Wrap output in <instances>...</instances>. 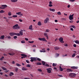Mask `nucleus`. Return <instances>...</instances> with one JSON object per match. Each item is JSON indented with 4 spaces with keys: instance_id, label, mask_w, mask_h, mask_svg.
I'll return each mask as SVG.
<instances>
[{
    "instance_id": "nucleus-1",
    "label": "nucleus",
    "mask_w": 79,
    "mask_h": 79,
    "mask_svg": "<svg viewBox=\"0 0 79 79\" xmlns=\"http://www.w3.org/2000/svg\"><path fill=\"white\" fill-rule=\"evenodd\" d=\"M30 59L31 60H30L31 61V62H33V61H37V60L38 61H41V59L39 58H35V57H31L30 58Z\"/></svg>"
},
{
    "instance_id": "nucleus-2",
    "label": "nucleus",
    "mask_w": 79,
    "mask_h": 79,
    "mask_svg": "<svg viewBox=\"0 0 79 79\" xmlns=\"http://www.w3.org/2000/svg\"><path fill=\"white\" fill-rule=\"evenodd\" d=\"M13 28L14 29H19V26H18V24H16L13 26Z\"/></svg>"
},
{
    "instance_id": "nucleus-3",
    "label": "nucleus",
    "mask_w": 79,
    "mask_h": 79,
    "mask_svg": "<svg viewBox=\"0 0 79 79\" xmlns=\"http://www.w3.org/2000/svg\"><path fill=\"white\" fill-rule=\"evenodd\" d=\"M69 76L70 77H76V74L71 73L69 74Z\"/></svg>"
},
{
    "instance_id": "nucleus-4",
    "label": "nucleus",
    "mask_w": 79,
    "mask_h": 79,
    "mask_svg": "<svg viewBox=\"0 0 79 79\" xmlns=\"http://www.w3.org/2000/svg\"><path fill=\"white\" fill-rule=\"evenodd\" d=\"M1 68L3 70H5V71H5V73H8L9 72V70H8V69L6 68H5V67H2Z\"/></svg>"
},
{
    "instance_id": "nucleus-5",
    "label": "nucleus",
    "mask_w": 79,
    "mask_h": 79,
    "mask_svg": "<svg viewBox=\"0 0 79 79\" xmlns=\"http://www.w3.org/2000/svg\"><path fill=\"white\" fill-rule=\"evenodd\" d=\"M1 6L2 7H0V9H5L7 7V5H2Z\"/></svg>"
},
{
    "instance_id": "nucleus-6",
    "label": "nucleus",
    "mask_w": 79,
    "mask_h": 79,
    "mask_svg": "<svg viewBox=\"0 0 79 79\" xmlns=\"http://www.w3.org/2000/svg\"><path fill=\"white\" fill-rule=\"evenodd\" d=\"M74 14H72V15H70L69 17V19L70 20H73L74 18H73V16H74Z\"/></svg>"
},
{
    "instance_id": "nucleus-7",
    "label": "nucleus",
    "mask_w": 79,
    "mask_h": 79,
    "mask_svg": "<svg viewBox=\"0 0 79 79\" xmlns=\"http://www.w3.org/2000/svg\"><path fill=\"white\" fill-rule=\"evenodd\" d=\"M58 40L61 43H64V42L63 41V38L62 37H60V38H59Z\"/></svg>"
},
{
    "instance_id": "nucleus-8",
    "label": "nucleus",
    "mask_w": 79,
    "mask_h": 79,
    "mask_svg": "<svg viewBox=\"0 0 79 79\" xmlns=\"http://www.w3.org/2000/svg\"><path fill=\"white\" fill-rule=\"evenodd\" d=\"M47 72L48 73H52V68H49L48 69H47Z\"/></svg>"
},
{
    "instance_id": "nucleus-9",
    "label": "nucleus",
    "mask_w": 79,
    "mask_h": 79,
    "mask_svg": "<svg viewBox=\"0 0 79 79\" xmlns=\"http://www.w3.org/2000/svg\"><path fill=\"white\" fill-rule=\"evenodd\" d=\"M71 69H78V67L77 66H72L71 67Z\"/></svg>"
},
{
    "instance_id": "nucleus-10",
    "label": "nucleus",
    "mask_w": 79,
    "mask_h": 79,
    "mask_svg": "<svg viewBox=\"0 0 79 79\" xmlns=\"http://www.w3.org/2000/svg\"><path fill=\"white\" fill-rule=\"evenodd\" d=\"M16 14L17 15H20L21 16H23V13H22L21 12L16 13Z\"/></svg>"
},
{
    "instance_id": "nucleus-11",
    "label": "nucleus",
    "mask_w": 79,
    "mask_h": 79,
    "mask_svg": "<svg viewBox=\"0 0 79 79\" xmlns=\"http://www.w3.org/2000/svg\"><path fill=\"white\" fill-rule=\"evenodd\" d=\"M48 21H49V19H48V18H47L46 19L44 20V23L46 24Z\"/></svg>"
},
{
    "instance_id": "nucleus-12",
    "label": "nucleus",
    "mask_w": 79,
    "mask_h": 79,
    "mask_svg": "<svg viewBox=\"0 0 79 79\" xmlns=\"http://www.w3.org/2000/svg\"><path fill=\"white\" fill-rule=\"evenodd\" d=\"M67 72H73V70L69 69H67Z\"/></svg>"
},
{
    "instance_id": "nucleus-13",
    "label": "nucleus",
    "mask_w": 79,
    "mask_h": 79,
    "mask_svg": "<svg viewBox=\"0 0 79 79\" xmlns=\"http://www.w3.org/2000/svg\"><path fill=\"white\" fill-rule=\"evenodd\" d=\"M21 56H22L24 57V58L27 57V55L23 54H22Z\"/></svg>"
},
{
    "instance_id": "nucleus-14",
    "label": "nucleus",
    "mask_w": 79,
    "mask_h": 79,
    "mask_svg": "<svg viewBox=\"0 0 79 79\" xmlns=\"http://www.w3.org/2000/svg\"><path fill=\"white\" fill-rule=\"evenodd\" d=\"M60 47H58V46H56L54 48V49L55 50H59L60 49Z\"/></svg>"
},
{
    "instance_id": "nucleus-15",
    "label": "nucleus",
    "mask_w": 79,
    "mask_h": 79,
    "mask_svg": "<svg viewBox=\"0 0 79 79\" xmlns=\"http://www.w3.org/2000/svg\"><path fill=\"white\" fill-rule=\"evenodd\" d=\"M9 34L11 36H13V35H15V33L10 32L9 33Z\"/></svg>"
},
{
    "instance_id": "nucleus-16",
    "label": "nucleus",
    "mask_w": 79,
    "mask_h": 79,
    "mask_svg": "<svg viewBox=\"0 0 79 79\" xmlns=\"http://www.w3.org/2000/svg\"><path fill=\"white\" fill-rule=\"evenodd\" d=\"M22 71H26L27 70V69L24 67H23L22 68Z\"/></svg>"
},
{
    "instance_id": "nucleus-17",
    "label": "nucleus",
    "mask_w": 79,
    "mask_h": 79,
    "mask_svg": "<svg viewBox=\"0 0 79 79\" xmlns=\"http://www.w3.org/2000/svg\"><path fill=\"white\" fill-rule=\"evenodd\" d=\"M32 29V25H31L29 27V29H30V30H33V29Z\"/></svg>"
},
{
    "instance_id": "nucleus-18",
    "label": "nucleus",
    "mask_w": 79,
    "mask_h": 79,
    "mask_svg": "<svg viewBox=\"0 0 79 79\" xmlns=\"http://www.w3.org/2000/svg\"><path fill=\"white\" fill-rule=\"evenodd\" d=\"M59 69L60 71H63V68H61V66L59 67Z\"/></svg>"
},
{
    "instance_id": "nucleus-19",
    "label": "nucleus",
    "mask_w": 79,
    "mask_h": 79,
    "mask_svg": "<svg viewBox=\"0 0 79 79\" xmlns=\"http://www.w3.org/2000/svg\"><path fill=\"white\" fill-rule=\"evenodd\" d=\"M49 10H50V11H53V12H54V11H55V9H52L51 8H49Z\"/></svg>"
},
{
    "instance_id": "nucleus-20",
    "label": "nucleus",
    "mask_w": 79,
    "mask_h": 79,
    "mask_svg": "<svg viewBox=\"0 0 79 79\" xmlns=\"http://www.w3.org/2000/svg\"><path fill=\"white\" fill-rule=\"evenodd\" d=\"M9 55H11V56H13V55H15V53L14 52H12V53H10L9 52L8 53Z\"/></svg>"
},
{
    "instance_id": "nucleus-21",
    "label": "nucleus",
    "mask_w": 79,
    "mask_h": 79,
    "mask_svg": "<svg viewBox=\"0 0 79 79\" xmlns=\"http://www.w3.org/2000/svg\"><path fill=\"white\" fill-rule=\"evenodd\" d=\"M14 75V73L13 72H10L9 74L10 76H13Z\"/></svg>"
},
{
    "instance_id": "nucleus-22",
    "label": "nucleus",
    "mask_w": 79,
    "mask_h": 79,
    "mask_svg": "<svg viewBox=\"0 0 79 79\" xmlns=\"http://www.w3.org/2000/svg\"><path fill=\"white\" fill-rule=\"evenodd\" d=\"M18 35V36H19L20 35V34L19 33H14V35Z\"/></svg>"
},
{
    "instance_id": "nucleus-23",
    "label": "nucleus",
    "mask_w": 79,
    "mask_h": 79,
    "mask_svg": "<svg viewBox=\"0 0 79 79\" xmlns=\"http://www.w3.org/2000/svg\"><path fill=\"white\" fill-rule=\"evenodd\" d=\"M42 41H44L45 42H47V41L45 39V38H42Z\"/></svg>"
},
{
    "instance_id": "nucleus-24",
    "label": "nucleus",
    "mask_w": 79,
    "mask_h": 79,
    "mask_svg": "<svg viewBox=\"0 0 79 79\" xmlns=\"http://www.w3.org/2000/svg\"><path fill=\"white\" fill-rule=\"evenodd\" d=\"M11 1L12 2H18V0H11Z\"/></svg>"
},
{
    "instance_id": "nucleus-25",
    "label": "nucleus",
    "mask_w": 79,
    "mask_h": 79,
    "mask_svg": "<svg viewBox=\"0 0 79 79\" xmlns=\"http://www.w3.org/2000/svg\"><path fill=\"white\" fill-rule=\"evenodd\" d=\"M56 65H57V64H56L53 63L52 64V66L54 67L56 66Z\"/></svg>"
},
{
    "instance_id": "nucleus-26",
    "label": "nucleus",
    "mask_w": 79,
    "mask_h": 79,
    "mask_svg": "<svg viewBox=\"0 0 79 79\" xmlns=\"http://www.w3.org/2000/svg\"><path fill=\"white\" fill-rule=\"evenodd\" d=\"M38 26H41V23L39 21L38 23Z\"/></svg>"
},
{
    "instance_id": "nucleus-27",
    "label": "nucleus",
    "mask_w": 79,
    "mask_h": 79,
    "mask_svg": "<svg viewBox=\"0 0 79 79\" xmlns=\"http://www.w3.org/2000/svg\"><path fill=\"white\" fill-rule=\"evenodd\" d=\"M4 37H5V36L4 35H2L1 36V39H4Z\"/></svg>"
},
{
    "instance_id": "nucleus-28",
    "label": "nucleus",
    "mask_w": 79,
    "mask_h": 79,
    "mask_svg": "<svg viewBox=\"0 0 79 79\" xmlns=\"http://www.w3.org/2000/svg\"><path fill=\"white\" fill-rule=\"evenodd\" d=\"M36 64L37 65H42V64L40 62L37 63Z\"/></svg>"
},
{
    "instance_id": "nucleus-29",
    "label": "nucleus",
    "mask_w": 79,
    "mask_h": 79,
    "mask_svg": "<svg viewBox=\"0 0 79 79\" xmlns=\"http://www.w3.org/2000/svg\"><path fill=\"white\" fill-rule=\"evenodd\" d=\"M16 66H19H19H21V64H16Z\"/></svg>"
},
{
    "instance_id": "nucleus-30",
    "label": "nucleus",
    "mask_w": 79,
    "mask_h": 79,
    "mask_svg": "<svg viewBox=\"0 0 79 79\" xmlns=\"http://www.w3.org/2000/svg\"><path fill=\"white\" fill-rule=\"evenodd\" d=\"M19 34L20 35H23V32L22 31H20L19 32Z\"/></svg>"
},
{
    "instance_id": "nucleus-31",
    "label": "nucleus",
    "mask_w": 79,
    "mask_h": 79,
    "mask_svg": "<svg viewBox=\"0 0 79 79\" xmlns=\"http://www.w3.org/2000/svg\"><path fill=\"white\" fill-rule=\"evenodd\" d=\"M57 15H61V12H58L57 13Z\"/></svg>"
},
{
    "instance_id": "nucleus-32",
    "label": "nucleus",
    "mask_w": 79,
    "mask_h": 79,
    "mask_svg": "<svg viewBox=\"0 0 79 79\" xmlns=\"http://www.w3.org/2000/svg\"><path fill=\"white\" fill-rule=\"evenodd\" d=\"M27 68H30L31 67V65L30 64H28L27 65Z\"/></svg>"
},
{
    "instance_id": "nucleus-33",
    "label": "nucleus",
    "mask_w": 79,
    "mask_h": 79,
    "mask_svg": "<svg viewBox=\"0 0 79 79\" xmlns=\"http://www.w3.org/2000/svg\"><path fill=\"white\" fill-rule=\"evenodd\" d=\"M42 63L43 64V65H45V62H44V61H42Z\"/></svg>"
},
{
    "instance_id": "nucleus-34",
    "label": "nucleus",
    "mask_w": 79,
    "mask_h": 79,
    "mask_svg": "<svg viewBox=\"0 0 79 79\" xmlns=\"http://www.w3.org/2000/svg\"><path fill=\"white\" fill-rule=\"evenodd\" d=\"M3 58H4V57L2 56L1 58L0 59V60H3Z\"/></svg>"
},
{
    "instance_id": "nucleus-35",
    "label": "nucleus",
    "mask_w": 79,
    "mask_h": 79,
    "mask_svg": "<svg viewBox=\"0 0 79 79\" xmlns=\"http://www.w3.org/2000/svg\"><path fill=\"white\" fill-rule=\"evenodd\" d=\"M4 12H5V11H3L2 10L0 11V13H4Z\"/></svg>"
},
{
    "instance_id": "nucleus-36",
    "label": "nucleus",
    "mask_w": 79,
    "mask_h": 79,
    "mask_svg": "<svg viewBox=\"0 0 79 79\" xmlns=\"http://www.w3.org/2000/svg\"><path fill=\"white\" fill-rule=\"evenodd\" d=\"M12 17L13 18H17V17H18V16L16 15H13L12 16Z\"/></svg>"
},
{
    "instance_id": "nucleus-37",
    "label": "nucleus",
    "mask_w": 79,
    "mask_h": 79,
    "mask_svg": "<svg viewBox=\"0 0 79 79\" xmlns=\"http://www.w3.org/2000/svg\"><path fill=\"white\" fill-rule=\"evenodd\" d=\"M75 55H76V54L75 53H74L73 54L72 56V57H73V58H74V57L75 56Z\"/></svg>"
},
{
    "instance_id": "nucleus-38",
    "label": "nucleus",
    "mask_w": 79,
    "mask_h": 79,
    "mask_svg": "<svg viewBox=\"0 0 79 79\" xmlns=\"http://www.w3.org/2000/svg\"><path fill=\"white\" fill-rule=\"evenodd\" d=\"M15 70L16 72H18V68H16L15 69Z\"/></svg>"
},
{
    "instance_id": "nucleus-39",
    "label": "nucleus",
    "mask_w": 79,
    "mask_h": 79,
    "mask_svg": "<svg viewBox=\"0 0 79 79\" xmlns=\"http://www.w3.org/2000/svg\"><path fill=\"white\" fill-rule=\"evenodd\" d=\"M17 38H18V37H17L16 36H15L14 37V39H16Z\"/></svg>"
},
{
    "instance_id": "nucleus-40",
    "label": "nucleus",
    "mask_w": 79,
    "mask_h": 79,
    "mask_svg": "<svg viewBox=\"0 0 79 79\" xmlns=\"http://www.w3.org/2000/svg\"><path fill=\"white\" fill-rule=\"evenodd\" d=\"M46 32H50V30L49 29H47Z\"/></svg>"
},
{
    "instance_id": "nucleus-41",
    "label": "nucleus",
    "mask_w": 79,
    "mask_h": 79,
    "mask_svg": "<svg viewBox=\"0 0 79 79\" xmlns=\"http://www.w3.org/2000/svg\"><path fill=\"white\" fill-rule=\"evenodd\" d=\"M79 42V41L78 40H76L75 41V42L76 44H78Z\"/></svg>"
},
{
    "instance_id": "nucleus-42",
    "label": "nucleus",
    "mask_w": 79,
    "mask_h": 79,
    "mask_svg": "<svg viewBox=\"0 0 79 79\" xmlns=\"http://www.w3.org/2000/svg\"><path fill=\"white\" fill-rule=\"evenodd\" d=\"M40 52H46V51H45V50H44V51L40 50Z\"/></svg>"
},
{
    "instance_id": "nucleus-43",
    "label": "nucleus",
    "mask_w": 79,
    "mask_h": 79,
    "mask_svg": "<svg viewBox=\"0 0 79 79\" xmlns=\"http://www.w3.org/2000/svg\"><path fill=\"white\" fill-rule=\"evenodd\" d=\"M45 66H47L48 67H49V65L47 64H46Z\"/></svg>"
},
{
    "instance_id": "nucleus-44",
    "label": "nucleus",
    "mask_w": 79,
    "mask_h": 79,
    "mask_svg": "<svg viewBox=\"0 0 79 79\" xmlns=\"http://www.w3.org/2000/svg\"><path fill=\"white\" fill-rule=\"evenodd\" d=\"M8 15L9 16H11V12H8Z\"/></svg>"
},
{
    "instance_id": "nucleus-45",
    "label": "nucleus",
    "mask_w": 79,
    "mask_h": 79,
    "mask_svg": "<svg viewBox=\"0 0 79 79\" xmlns=\"http://www.w3.org/2000/svg\"><path fill=\"white\" fill-rule=\"evenodd\" d=\"M72 27H73V28H74V29H76V27H75V26L74 25L72 26Z\"/></svg>"
},
{
    "instance_id": "nucleus-46",
    "label": "nucleus",
    "mask_w": 79,
    "mask_h": 79,
    "mask_svg": "<svg viewBox=\"0 0 79 79\" xmlns=\"http://www.w3.org/2000/svg\"><path fill=\"white\" fill-rule=\"evenodd\" d=\"M64 45L65 46V47H68V44H65Z\"/></svg>"
},
{
    "instance_id": "nucleus-47",
    "label": "nucleus",
    "mask_w": 79,
    "mask_h": 79,
    "mask_svg": "<svg viewBox=\"0 0 79 79\" xmlns=\"http://www.w3.org/2000/svg\"><path fill=\"white\" fill-rule=\"evenodd\" d=\"M29 43L30 44H32V43H34V41H29Z\"/></svg>"
},
{
    "instance_id": "nucleus-48",
    "label": "nucleus",
    "mask_w": 79,
    "mask_h": 79,
    "mask_svg": "<svg viewBox=\"0 0 79 79\" xmlns=\"http://www.w3.org/2000/svg\"><path fill=\"white\" fill-rule=\"evenodd\" d=\"M26 62H27V63H29V62H30L28 60H26Z\"/></svg>"
},
{
    "instance_id": "nucleus-49",
    "label": "nucleus",
    "mask_w": 79,
    "mask_h": 79,
    "mask_svg": "<svg viewBox=\"0 0 79 79\" xmlns=\"http://www.w3.org/2000/svg\"><path fill=\"white\" fill-rule=\"evenodd\" d=\"M38 71H40V72H42V69H38Z\"/></svg>"
},
{
    "instance_id": "nucleus-50",
    "label": "nucleus",
    "mask_w": 79,
    "mask_h": 79,
    "mask_svg": "<svg viewBox=\"0 0 79 79\" xmlns=\"http://www.w3.org/2000/svg\"><path fill=\"white\" fill-rule=\"evenodd\" d=\"M21 42L22 44H24V43H25V41H24V40H23V41H22Z\"/></svg>"
},
{
    "instance_id": "nucleus-51",
    "label": "nucleus",
    "mask_w": 79,
    "mask_h": 79,
    "mask_svg": "<svg viewBox=\"0 0 79 79\" xmlns=\"http://www.w3.org/2000/svg\"><path fill=\"white\" fill-rule=\"evenodd\" d=\"M44 35L46 37L48 36V35H47V34H46V33H44Z\"/></svg>"
},
{
    "instance_id": "nucleus-52",
    "label": "nucleus",
    "mask_w": 79,
    "mask_h": 79,
    "mask_svg": "<svg viewBox=\"0 0 79 79\" xmlns=\"http://www.w3.org/2000/svg\"><path fill=\"white\" fill-rule=\"evenodd\" d=\"M59 55H60V54H58L57 53V54H56V56H59Z\"/></svg>"
},
{
    "instance_id": "nucleus-53",
    "label": "nucleus",
    "mask_w": 79,
    "mask_h": 79,
    "mask_svg": "<svg viewBox=\"0 0 79 79\" xmlns=\"http://www.w3.org/2000/svg\"><path fill=\"white\" fill-rule=\"evenodd\" d=\"M42 38H39V40H40L41 41H42Z\"/></svg>"
},
{
    "instance_id": "nucleus-54",
    "label": "nucleus",
    "mask_w": 79,
    "mask_h": 79,
    "mask_svg": "<svg viewBox=\"0 0 79 79\" xmlns=\"http://www.w3.org/2000/svg\"><path fill=\"white\" fill-rule=\"evenodd\" d=\"M12 63V64H15V61H13Z\"/></svg>"
},
{
    "instance_id": "nucleus-55",
    "label": "nucleus",
    "mask_w": 79,
    "mask_h": 79,
    "mask_svg": "<svg viewBox=\"0 0 79 79\" xmlns=\"http://www.w3.org/2000/svg\"><path fill=\"white\" fill-rule=\"evenodd\" d=\"M49 6H50V7L53 6V5H52V4H49Z\"/></svg>"
},
{
    "instance_id": "nucleus-56",
    "label": "nucleus",
    "mask_w": 79,
    "mask_h": 79,
    "mask_svg": "<svg viewBox=\"0 0 79 79\" xmlns=\"http://www.w3.org/2000/svg\"><path fill=\"white\" fill-rule=\"evenodd\" d=\"M19 21H20V22H23V20H21V19H19Z\"/></svg>"
},
{
    "instance_id": "nucleus-57",
    "label": "nucleus",
    "mask_w": 79,
    "mask_h": 79,
    "mask_svg": "<svg viewBox=\"0 0 79 79\" xmlns=\"http://www.w3.org/2000/svg\"><path fill=\"white\" fill-rule=\"evenodd\" d=\"M70 2H74L75 0H70Z\"/></svg>"
},
{
    "instance_id": "nucleus-58",
    "label": "nucleus",
    "mask_w": 79,
    "mask_h": 79,
    "mask_svg": "<svg viewBox=\"0 0 79 79\" xmlns=\"http://www.w3.org/2000/svg\"><path fill=\"white\" fill-rule=\"evenodd\" d=\"M49 3L50 4V5L51 4H52V2H51V1H50L49 2Z\"/></svg>"
},
{
    "instance_id": "nucleus-59",
    "label": "nucleus",
    "mask_w": 79,
    "mask_h": 79,
    "mask_svg": "<svg viewBox=\"0 0 79 79\" xmlns=\"http://www.w3.org/2000/svg\"><path fill=\"white\" fill-rule=\"evenodd\" d=\"M5 76L6 77H8V76L7 74H5Z\"/></svg>"
},
{
    "instance_id": "nucleus-60",
    "label": "nucleus",
    "mask_w": 79,
    "mask_h": 79,
    "mask_svg": "<svg viewBox=\"0 0 79 79\" xmlns=\"http://www.w3.org/2000/svg\"><path fill=\"white\" fill-rule=\"evenodd\" d=\"M33 47H36V45H33L32 46Z\"/></svg>"
},
{
    "instance_id": "nucleus-61",
    "label": "nucleus",
    "mask_w": 79,
    "mask_h": 79,
    "mask_svg": "<svg viewBox=\"0 0 79 79\" xmlns=\"http://www.w3.org/2000/svg\"><path fill=\"white\" fill-rule=\"evenodd\" d=\"M73 46L74 47H76V44H73Z\"/></svg>"
},
{
    "instance_id": "nucleus-62",
    "label": "nucleus",
    "mask_w": 79,
    "mask_h": 79,
    "mask_svg": "<svg viewBox=\"0 0 79 79\" xmlns=\"http://www.w3.org/2000/svg\"><path fill=\"white\" fill-rule=\"evenodd\" d=\"M73 52L75 53H77V52L76 51H73Z\"/></svg>"
},
{
    "instance_id": "nucleus-63",
    "label": "nucleus",
    "mask_w": 79,
    "mask_h": 79,
    "mask_svg": "<svg viewBox=\"0 0 79 79\" xmlns=\"http://www.w3.org/2000/svg\"><path fill=\"white\" fill-rule=\"evenodd\" d=\"M73 20L70 21H69V23H72L73 22Z\"/></svg>"
},
{
    "instance_id": "nucleus-64",
    "label": "nucleus",
    "mask_w": 79,
    "mask_h": 79,
    "mask_svg": "<svg viewBox=\"0 0 79 79\" xmlns=\"http://www.w3.org/2000/svg\"><path fill=\"white\" fill-rule=\"evenodd\" d=\"M25 40H27H27H28L29 39H28L27 38H25Z\"/></svg>"
}]
</instances>
